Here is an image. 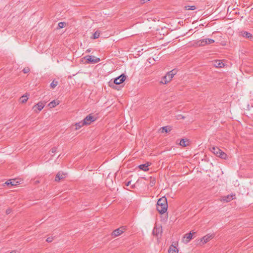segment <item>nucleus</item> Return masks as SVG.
<instances>
[{
  "label": "nucleus",
  "mask_w": 253,
  "mask_h": 253,
  "mask_svg": "<svg viewBox=\"0 0 253 253\" xmlns=\"http://www.w3.org/2000/svg\"><path fill=\"white\" fill-rule=\"evenodd\" d=\"M18 183V181H16L14 179H12V180L10 179V180L7 181L5 183V184L7 185V186L10 185L11 186H14V185H16Z\"/></svg>",
  "instance_id": "13"
},
{
  "label": "nucleus",
  "mask_w": 253,
  "mask_h": 253,
  "mask_svg": "<svg viewBox=\"0 0 253 253\" xmlns=\"http://www.w3.org/2000/svg\"><path fill=\"white\" fill-rule=\"evenodd\" d=\"M86 60L88 62L96 63L100 61V59L98 58H95L91 55H88L86 57Z\"/></svg>",
  "instance_id": "8"
},
{
  "label": "nucleus",
  "mask_w": 253,
  "mask_h": 253,
  "mask_svg": "<svg viewBox=\"0 0 253 253\" xmlns=\"http://www.w3.org/2000/svg\"><path fill=\"white\" fill-rule=\"evenodd\" d=\"M168 209V204L167 199L162 197L159 199L157 204V210L161 214L166 212Z\"/></svg>",
  "instance_id": "1"
},
{
  "label": "nucleus",
  "mask_w": 253,
  "mask_h": 253,
  "mask_svg": "<svg viewBox=\"0 0 253 253\" xmlns=\"http://www.w3.org/2000/svg\"><path fill=\"white\" fill-rule=\"evenodd\" d=\"M100 32L98 31H96L94 33L93 35V38L94 39H96L97 38H98L99 37V36H100Z\"/></svg>",
  "instance_id": "26"
},
{
  "label": "nucleus",
  "mask_w": 253,
  "mask_h": 253,
  "mask_svg": "<svg viewBox=\"0 0 253 253\" xmlns=\"http://www.w3.org/2000/svg\"><path fill=\"white\" fill-rule=\"evenodd\" d=\"M211 151L217 156L224 159L227 158V155L218 147H213Z\"/></svg>",
  "instance_id": "4"
},
{
  "label": "nucleus",
  "mask_w": 253,
  "mask_h": 253,
  "mask_svg": "<svg viewBox=\"0 0 253 253\" xmlns=\"http://www.w3.org/2000/svg\"><path fill=\"white\" fill-rule=\"evenodd\" d=\"M178 250L177 248L171 245L169 249V253H178Z\"/></svg>",
  "instance_id": "15"
},
{
  "label": "nucleus",
  "mask_w": 253,
  "mask_h": 253,
  "mask_svg": "<svg viewBox=\"0 0 253 253\" xmlns=\"http://www.w3.org/2000/svg\"><path fill=\"white\" fill-rule=\"evenodd\" d=\"M150 166L149 163L145 164H142L138 166L139 168L145 171H147L149 170L148 167Z\"/></svg>",
  "instance_id": "16"
},
{
  "label": "nucleus",
  "mask_w": 253,
  "mask_h": 253,
  "mask_svg": "<svg viewBox=\"0 0 253 253\" xmlns=\"http://www.w3.org/2000/svg\"><path fill=\"white\" fill-rule=\"evenodd\" d=\"M58 84V82L53 80L50 84V86L51 88H54L55 86H57Z\"/></svg>",
  "instance_id": "27"
},
{
  "label": "nucleus",
  "mask_w": 253,
  "mask_h": 253,
  "mask_svg": "<svg viewBox=\"0 0 253 253\" xmlns=\"http://www.w3.org/2000/svg\"><path fill=\"white\" fill-rule=\"evenodd\" d=\"M95 118L93 116H91V115H89L87 116L84 119L83 121L84 122V124H85V125H89L92 122L95 121Z\"/></svg>",
  "instance_id": "7"
},
{
  "label": "nucleus",
  "mask_w": 253,
  "mask_h": 253,
  "mask_svg": "<svg viewBox=\"0 0 253 253\" xmlns=\"http://www.w3.org/2000/svg\"><path fill=\"white\" fill-rule=\"evenodd\" d=\"M10 253H13V252H10Z\"/></svg>",
  "instance_id": "38"
},
{
  "label": "nucleus",
  "mask_w": 253,
  "mask_h": 253,
  "mask_svg": "<svg viewBox=\"0 0 253 253\" xmlns=\"http://www.w3.org/2000/svg\"><path fill=\"white\" fill-rule=\"evenodd\" d=\"M57 147H54L52 148L51 150L49 151V153L50 154H54V153H55L57 151Z\"/></svg>",
  "instance_id": "29"
},
{
  "label": "nucleus",
  "mask_w": 253,
  "mask_h": 253,
  "mask_svg": "<svg viewBox=\"0 0 253 253\" xmlns=\"http://www.w3.org/2000/svg\"><path fill=\"white\" fill-rule=\"evenodd\" d=\"M84 125H86L85 124H84V121L77 123L75 124V126H76L75 129L78 130V129H80L81 127H82L83 126H84Z\"/></svg>",
  "instance_id": "23"
},
{
  "label": "nucleus",
  "mask_w": 253,
  "mask_h": 253,
  "mask_svg": "<svg viewBox=\"0 0 253 253\" xmlns=\"http://www.w3.org/2000/svg\"><path fill=\"white\" fill-rule=\"evenodd\" d=\"M45 104L44 102L40 101L33 107V110L35 113H38L44 108Z\"/></svg>",
  "instance_id": "5"
},
{
  "label": "nucleus",
  "mask_w": 253,
  "mask_h": 253,
  "mask_svg": "<svg viewBox=\"0 0 253 253\" xmlns=\"http://www.w3.org/2000/svg\"><path fill=\"white\" fill-rule=\"evenodd\" d=\"M126 79V76L124 74H122L120 76L115 78L113 81V82H109V86L112 87H114V84H120L123 83Z\"/></svg>",
  "instance_id": "3"
},
{
  "label": "nucleus",
  "mask_w": 253,
  "mask_h": 253,
  "mask_svg": "<svg viewBox=\"0 0 253 253\" xmlns=\"http://www.w3.org/2000/svg\"><path fill=\"white\" fill-rule=\"evenodd\" d=\"M242 35L244 37H246L248 39L251 38L252 37V35L248 32H244Z\"/></svg>",
  "instance_id": "25"
},
{
  "label": "nucleus",
  "mask_w": 253,
  "mask_h": 253,
  "mask_svg": "<svg viewBox=\"0 0 253 253\" xmlns=\"http://www.w3.org/2000/svg\"><path fill=\"white\" fill-rule=\"evenodd\" d=\"M235 198V194H231V195H228L226 196H224L222 198V200L223 201H225L226 202H229L234 199Z\"/></svg>",
  "instance_id": "11"
},
{
  "label": "nucleus",
  "mask_w": 253,
  "mask_h": 253,
  "mask_svg": "<svg viewBox=\"0 0 253 253\" xmlns=\"http://www.w3.org/2000/svg\"><path fill=\"white\" fill-rule=\"evenodd\" d=\"M65 25V23L64 22H61L58 23V27L60 28H63V27H64Z\"/></svg>",
  "instance_id": "32"
},
{
  "label": "nucleus",
  "mask_w": 253,
  "mask_h": 253,
  "mask_svg": "<svg viewBox=\"0 0 253 253\" xmlns=\"http://www.w3.org/2000/svg\"><path fill=\"white\" fill-rule=\"evenodd\" d=\"M184 8L187 10H194L196 9V7L195 5H186L184 6Z\"/></svg>",
  "instance_id": "24"
},
{
  "label": "nucleus",
  "mask_w": 253,
  "mask_h": 253,
  "mask_svg": "<svg viewBox=\"0 0 253 253\" xmlns=\"http://www.w3.org/2000/svg\"><path fill=\"white\" fill-rule=\"evenodd\" d=\"M214 65L217 68H221L224 65V64L220 60H216L214 61Z\"/></svg>",
  "instance_id": "20"
},
{
  "label": "nucleus",
  "mask_w": 253,
  "mask_h": 253,
  "mask_svg": "<svg viewBox=\"0 0 253 253\" xmlns=\"http://www.w3.org/2000/svg\"><path fill=\"white\" fill-rule=\"evenodd\" d=\"M11 212V210L10 209H7L6 211V213L7 214H9Z\"/></svg>",
  "instance_id": "34"
},
{
  "label": "nucleus",
  "mask_w": 253,
  "mask_h": 253,
  "mask_svg": "<svg viewBox=\"0 0 253 253\" xmlns=\"http://www.w3.org/2000/svg\"><path fill=\"white\" fill-rule=\"evenodd\" d=\"M189 140L187 139H182L179 144L182 147H186L188 145Z\"/></svg>",
  "instance_id": "17"
},
{
  "label": "nucleus",
  "mask_w": 253,
  "mask_h": 253,
  "mask_svg": "<svg viewBox=\"0 0 253 253\" xmlns=\"http://www.w3.org/2000/svg\"><path fill=\"white\" fill-rule=\"evenodd\" d=\"M161 129L162 130V131H161L162 132H166V133L169 132L171 130V127L169 126H165L162 127L161 128Z\"/></svg>",
  "instance_id": "21"
},
{
  "label": "nucleus",
  "mask_w": 253,
  "mask_h": 253,
  "mask_svg": "<svg viewBox=\"0 0 253 253\" xmlns=\"http://www.w3.org/2000/svg\"><path fill=\"white\" fill-rule=\"evenodd\" d=\"M184 240L185 239V242L188 243L192 238V233L190 232L189 233L186 234L184 237Z\"/></svg>",
  "instance_id": "14"
},
{
  "label": "nucleus",
  "mask_w": 253,
  "mask_h": 253,
  "mask_svg": "<svg viewBox=\"0 0 253 253\" xmlns=\"http://www.w3.org/2000/svg\"><path fill=\"white\" fill-rule=\"evenodd\" d=\"M46 242L50 243L53 241V238L52 237H48L46 240Z\"/></svg>",
  "instance_id": "33"
},
{
  "label": "nucleus",
  "mask_w": 253,
  "mask_h": 253,
  "mask_svg": "<svg viewBox=\"0 0 253 253\" xmlns=\"http://www.w3.org/2000/svg\"><path fill=\"white\" fill-rule=\"evenodd\" d=\"M29 95H28L27 94H26L25 95H23L21 97L20 99V101L22 103H24L26 102L28 99V96Z\"/></svg>",
  "instance_id": "22"
},
{
  "label": "nucleus",
  "mask_w": 253,
  "mask_h": 253,
  "mask_svg": "<svg viewBox=\"0 0 253 253\" xmlns=\"http://www.w3.org/2000/svg\"><path fill=\"white\" fill-rule=\"evenodd\" d=\"M162 233V227L161 226H156L153 230V234L155 236H158Z\"/></svg>",
  "instance_id": "9"
},
{
  "label": "nucleus",
  "mask_w": 253,
  "mask_h": 253,
  "mask_svg": "<svg viewBox=\"0 0 253 253\" xmlns=\"http://www.w3.org/2000/svg\"><path fill=\"white\" fill-rule=\"evenodd\" d=\"M86 51H87V52H90V50H88V49H87Z\"/></svg>",
  "instance_id": "37"
},
{
  "label": "nucleus",
  "mask_w": 253,
  "mask_h": 253,
  "mask_svg": "<svg viewBox=\"0 0 253 253\" xmlns=\"http://www.w3.org/2000/svg\"><path fill=\"white\" fill-rule=\"evenodd\" d=\"M59 104V101H56V100H54L50 102L48 105L50 108H54L57 105H58Z\"/></svg>",
  "instance_id": "19"
},
{
  "label": "nucleus",
  "mask_w": 253,
  "mask_h": 253,
  "mask_svg": "<svg viewBox=\"0 0 253 253\" xmlns=\"http://www.w3.org/2000/svg\"><path fill=\"white\" fill-rule=\"evenodd\" d=\"M131 187L132 188H134L135 187V185H132L131 186Z\"/></svg>",
  "instance_id": "36"
},
{
  "label": "nucleus",
  "mask_w": 253,
  "mask_h": 253,
  "mask_svg": "<svg viewBox=\"0 0 253 253\" xmlns=\"http://www.w3.org/2000/svg\"><path fill=\"white\" fill-rule=\"evenodd\" d=\"M130 183H131V181H128L127 182H126V186H129L130 184Z\"/></svg>",
  "instance_id": "35"
},
{
  "label": "nucleus",
  "mask_w": 253,
  "mask_h": 253,
  "mask_svg": "<svg viewBox=\"0 0 253 253\" xmlns=\"http://www.w3.org/2000/svg\"><path fill=\"white\" fill-rule=\"evenodd\" d=\"M30 70L29 67H26L23 69V72L24 73L26 74V73H29L30 72Z\"/></svg>",
  "instance_id": "31"
},
{
  "label": "nucleus",
  "mask_w": 253,
  "mask_h": 253,
  "mask_svg": "<svg viewBox=\"0 0 253 253\" xmlns=\"http://www.w3.org/2000/svg\"><path fill=\"white\" fill-rule=\"evenodd\" d=\"M66 173H64L63 172H59L56 174L55 180L56 181H59L61 179L64 178L66 177Z\"/></svg>",
  "instance_id": "10"
},
{
  "label": "nucleus",
  "mask_w": 253,
  "mask_h": 253,
  "mask_svg": "<svg viewBox=\"0 0 253 253\" xmlns=\"http://www.w3.org/2000/svg\"><path fill=\"white\" fill-rule=\"evenodd\" d=\"M150 178H151V180H150L149 185L151 187H153L155 184L156 180L154 178L151 177Z\"/></svg>",
  "instance_id": "28"
},
{
  "label": "nucleus",
  "mask_w": 253,
  "mask_h": 253,
  "mask_svg": "<svg viewBox=\"0 0 253 253\" xmlns=\"http://www.w3.org/2000/svg\"><path fill=\"white\" fill-rule=\"evenodd\" d=\"M196 44L198 46H204L207 44L206 39L199 40L197 42Z\"/></svg>",
  "instance_id": "18"
},
{
  "label": "nucleus",
  "mask_w": 253,
  "mask_h": 253,
  "mask_svg": "<svg viewBox=\"0 0 253 253\" xmlns=\"http://www.w3.org/2000/svg\"><path fill=\"white\" fill-rule=\"evenodd\" d=\"M206 41H207V44H211L214 42V40L211 39H206Z\"/></svg>",
  "instance_id": "30"
},
{
  "label": "nucleus",
  "mask_w": 253,
  "mask_h": 253,
  "mask_svg": "<svg viewBox=\"0 0 253 253\" xmlns=\"http://www.w3.org/2000/svg\"><path fill=\"white\" fill-rule=\"evenodd\" d=\"M175 73V72L173 70L169 72L166 75L163 77L160 83L162 84H167L169 83L172 80Z\"/></svg>",
  "instance_id": "2"
},
{
  "label": "nucleus",
  "mask_w": 253,
  "mask_h": 253,
  "mask_svg": "<svg viewBox=\"0 0 253 253\" xmlns=\"http://www.w3.org/2000/svg\"><path fill=\"white\" fill-rule=\"evenodd\" d=\"M125 230V228L124 227H121L113 231L112 233V236L114 238L124 233Z\"/></svg>",
  "instance_id": "6"
},
{
  "label": "nucleus",
  "mask_w": 253,
  "mask_h": 253,
  "mask_svg": "<svg viewBox=\"0 0 253 253\" xmlns=\"http://www.w3.org/2000/svg\"><path fill=\"white\" fill-rule=\"evenodd\" d=\"M212 238V235L210 234H207L204 237H203L201 239V242L203 243V244H206Z\"/></svg>",
  "instance_id": "12"
}]
</instances>
